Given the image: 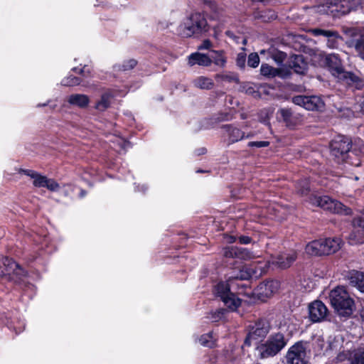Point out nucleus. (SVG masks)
I'll return each instance as SVG.
<instances>
[{
    "mask_svg": "<svg viewBox=\"0 0 364 364\" xmlns=\"http://www.w3.org/2000/svg\"><path fill=\"white\" fill-rule=\"evenodd\" d=\"M227 311V309L224 308H219L214 311L210 312L207 318L211 322H218L224 317Z\"/></svg>",
    "mask_w": 364,
    "mask_h": 364,
    "instance_id": "obj_32",
    "label": "nucleus"
},
{
    "mask_svg": "<svg viewBox=\"0 0 364 364\" xmlns=\"http://www.w3.org/2000/svg\"><path fill=\"white\" fill-rule=\"evenodd\" d=\"M223 129L224 141L227 146L242 141L245 138V132L241 130L235 124H226L221 126Z\"/></svg>",
    "mask_w": 364,
    "mask_h": 364,
    "instance_id": "obj_14",
    "label": "nucleus"
},
{
    "mask_svg": "<svg viewBox=\"0 0 364 364\" xmlns=\"http://www.w3.org/2000/svg\"><path fill=\"white\" fill-rule=\"evenodd\" d=\"M82 82L81 78L69 75L64 77L61 81V85L63 86H75L78 85Z\"/></svg>",
    "mask_w": 364,
    "mask_h": 364,
    "instance_id": "obj_35",
    "label": "nucleus"
},
{
    "mask_svg": "<svg viewBox=\"0 0 364 364\" xmlns=\"http://www.w3.org/2000/svg\"><path fill=\"white\" fill-rule=\"evenodd\" d=\"M292 102L309 111L322 112L325 108L323 100L321 97L316 95H296L293 97Z\"/></svg>",
    "mask_w": 364,
    "mask_h": 364,
    "instance_id": "obj_13",
    "label": "nucleus"
},
{
    "mask_svg": "<svg viewBox=\"0 0 364 364\" xmlns=\"http://www.w3.org/2000/svg\"><path fill=\"white\" fill-rule=\"evenodd\" d=\"M148 189V187L145 184L135 186V191L145 193Z\"/></svg>",
    "mask_w": 364,
    "mask_h": 364,
    "instance_id": "obj_55",
    "label": "nucleus"
},
{
    "mask_svg": "<svg viewBox=\"0 0 364 364\" xmlns=\"http://www.w3.org/2000/svg\"><path fill=\"white\" fill-rule=\"evenodd\" d=\"M306 342L303 341L295 343L286 354L287 364H307Z\"/></svg>",
    "mask_w": 364,
    "mask_h": 364,
    "instance_id": "obj_12",
    "label": "nucleus"
},
{
    "mask_svg": "<svg viewBox=\"0 0 364 364\" xmlns=\"http://www.w3.org/2000/svg\"><path fill=\"white\" fill-rule=\"evenodd\" d=\"M225 35H226L228 37H229V38H232V39H234V38H236L235 35L234 34V33H233L232 31H229V30H228V31H225Z\"/></svg>",
    "mask_w": 364,
    "mask_h": 364,
    "instance_id": "obj_57",
    "label": "nucleus"
},
{
    "mask_svg": "<svg viewBox=\"0 0 364 364\" xmlns=\"http://www.w3.org/2000/svg\"><path fill=\"white\" fill-rule=\"evenodd\" d=\"M259 64V57L257 53H252L249 55L247 59V65L250 68H255Z\"/></svg>",
    "mask_w": 364,
    "mask_h": 364,
    "instance_id": "obj_39",
    "label": "nucleus"
},
{
    "mask_svg": "<svg viewBox=\"0 0 364 364\" xmlns=\"http://www.w3.org/2000/svg\"><path fill=\"white\" fill-rule=\"evenodd\" d=\"M246 63V53L240 52L237 54L236 58V65L240 69H245Z\"/></svg>",
    "mask_w": 364,
    "mask_h": 364,
    "instance_id": "obj_42",
    "label": "nucleus"
},
{
    "mask_svg": "<svg viewBox=\"0 0 364 364\" xmlns=\"http://www.w3.org/2000/svg\"><path fill=\"white\" fill-rule=\"evenodd\" d=\"M269 145V142L267 141H250L247 144V146L250 148L267 147Z\"/></svg>",
    "mask_w": 364,
    "mask_h": 364,
    "instance_id": "obj_44",
    "label": "nucleus"
},
{
    "mask_svg": "<svg viewBox=\"0 0 364 364\" xmlns=\"http://www.w3.org/2000/svg\"><path fill=\"white\" fill-rule=\"evenodd\" d=\"M237 240L240 244L247 245L251 243L252 238L247 235H240V237H237Z\"/></svg>",
    "mask_w": 364,
    "mask_h": 364,
    "instance_id": "obj_51",
    "label": "nucleus"
},
{
    "mask_svg": "<svg viewBox=\"0 0 364 364\" xmlns=\"http://www.w3.org/2000/svg\"><path fill=\"white\" fill-rule=\"evenodd\" d=\"M287 55L283 51L275 50L272 53V59L277 63V65H281L286 60Z\"/></svg>",
    "mask_w": 364,
    "mask_h": 364,
    "instance_id": "obj_38",
    "label": "nucleus"
},
{
    "mask_svg": "<svg viewBox=\"0 0 364 364\" xmlns=\"http://www.w3.org/2000/svg\"><path fill=\"white\" fill-rule=\"evenodd\" d=\"M254 18L264 23H269L277 17L276 12L271 9L257 10L254 12Z\"/></svg>",
    "mask_w": 364,
    "mask_h": 364,
    "instance_id": "obj_24",
    "label": "nucleus"
},
{
    "mask_svg": "<svg viewBox=\"0 0 364 364\" xmlns=\"http://www.w3.org/2000/svg\"><path fill=\"white\" fill-rule=\"evenodd\" d=\"M86 195V191L84 190H81L80 193V197L83 198Z\"/></svg>",
    "mask_w": 364,
    "mask_h": 364,
    "instance_id": "obj_60",
    "label": "nucleus"
},
{
    "mask_svg": "<svg viewBox=\"0 0 364 364\" xmlns=\"http://www.w3.org/2000/svg\"><path fill=\"white\" fill-rule=\"evenodd\" d=\"M311 33L314 36H323L326 38L331 37L333 34V31L331 30H324L321 28H314L311 30Z\"/></svg>",
    "mask_w": 364,
    "mask_h": 364,
    "instance_id": "obj_41",
    "label": "nucleus"
},
{
    "mask_svg": "<svg viewBox=\"0 0 364 364\" xmlns=\"http://www.w3.org/2000/svg\"><path fill=\"white\" fill-rule=\"evenodd\" d=\"M296 191L301 196L307 197L306 201L313 206L319 207L332 213L344 215H348L352 213L351 209L344 205L342 203L333 200L328 196H321L311 192L310 181L306 178H302L296 183Z\"/></svg>",
    "mask_w": 364,
    "mask_h": 364,
    "instance_id": "obj_2",
    "label": "nucleus"
},
{
    "mask_svg": "<svg viewBox=\"0 0 364 364\" xmlns=\"http://www.w3.org/2000/svg\"><path fill=\"white\" fill-rule=\"evenodd\" d=\"M188 63L190 66L198 65L203 67H208L212 63V60L208 55L200 53L199 52L191 53L188 55Z\"/></svg>",
    "mask_w": 364,
    "mask_h": 364,
    "instance_id": "obj_19",
    "label": "nucleus"
},
{
    "mask_svg": "<svg viewBox=\"0 0 364 364\" xmlns=\"http://www.w3.org/2000/svg\"><path fill=\"white\" fill-rule=\"evenodd\" d=\"M137 64V61L134 59H129L123 62L122 65H115L114 66V70L115 71L117 70H123L127 71L133 69Z\"/></svg>",
    "mask_w": 364,
    "mask_h": 364,
    "instance_id": "obj_33",
    "label": "nucleus"
},
{
    "mask_svg": "<svg viewBox=\"0 0 364 364\" xmlns=\"http://www.w3.org/2000/svg\"><path fill=\"white\" fill-rule=\"evenodd\" d=\"M253 134L252 132H250L248 134H245V139H249L253 136Z\"/></svg>",
    "mask_w": 364,
    "mask_h": 364,
    "instance_id": "obj_61",
    "label": "nucleus"
},
{
    "mask_svg": "<svg viewBox=\"0 0 364 364\" xmlns=\"http://www.w3.org/2000/svg\"><path fill=\"white\" fill-rule=\"evenodd\" d=\"M296 255L295 252L283 253L277 255L273 260V264H275L282 269H285L291 266V264L296 260Z\"/></svg>",
    "mask_w": 364,
    "mask_h": 364,
    "instance_id": "obj_20",
    "label": "nucleus"
},
{
    "mask_svg": "<svg viewBox=\"0 0 364 364\" xmlns=\"http://www.w3.org/2000/svg\"><path fill=\"white\" fill-rule=\"evenodd\" d=\"M19 173H23V174L31 177V178H33V177L36 176V173L37 172L35 171L31 170V169L21 168L19 170Z\"/></svg>",
    "mask_w": 364,
    "mask_h": 364,
    "instance_id": "obj_53",
    "label": "nucleus"
},
{
    "mask_svg": "<svg viewBox=\"0 0 364 364\" xmlns=\"http://www.w3.org/2000/svg\"><path fill=\"white\" fill-rule=\"evenodd\" d=\"M67 102L72 106L84 109L88 106L90 98L84 94H72L68 97Z\"/></svg>",
    "mask_w": 364,
    "mask_h": 364,
    "instance_id": "obj_22",
    "label": "nucleus"
},
{
    "mask_svg": "<svg viewBox=\"0 0 364 364\" xmlns=\"http://www.w3.org/2000/svg\"><path fill=\"white\" fill-rule=\"evenodd\" d=\"M212 46V43L209 39L204 40L202 43L198 46L199 50H208Z\"/></svg>",
    "mask_w": 364,
    "mask_h": 364,
    "instance_id": "obj_52",
    "label": "nucleus"
},
{
    "mask_svg": "<svg viewBox=\"0 0 364 364\" xmlns=\"http://www.w3.org/2000/svg\"><path fill=\"white\" fill-rule=\"evenodd\" d=\"M348 279L351 286L364 293V272L353 270L349 273Z\"/></svg>",
    "mask_w": 364,
    "mask_h": 364,
    "instance_id": "obj_23",
    "label": "nucleus"
},
{
    "mask_svg": "<svg viewBox=\"0 0 364 364\" xmlns=\"http://www.w3.org/2000/svg\"><path fill=\"white\" fill-rule=\"evenodd\" d=\"M211 57H210L212 60V62L214 63L215 65L223 68L225 66L227 63V58L225 55V52L223 50H211Z\"/></svg>",
    "mask_w": 364,
    "mask_h": 364,
    "instance_id": "obj_28",
    "label": "nucleus"
},
{
    "mask_svg": "<svg viewBox=\"0 0 364 364\" xmlns=\"http://www.w3.org/2000/svg\"><path fill=\"white\" fill-rule=\"evenodd\" d=\"M79 70H80V69H79L78 68H77V67H75V68H73L72 69V70H73V72H75V73H79Z\"/></svg>",
    "mask_w": 364,
    "mask_h": 364,
    "instance_id": "obj_62",
    "label": "nucleus"
},
{
    "mask_svg": "<svg viewBox=\"0 0 364 364\" xmlns=\"http://www.w3.org/2000/svg\"><path fill=\"white\" fill-rule=\"evenodd\" d=\"M350 357V353L348 351L343 350L340 352L336 356V360L338 362H343L348 360Z\"/></svg>",
    "mask_w": 364,
    "mask_h": 364,
    "instance_id": "obj_48",
    "label": "nucleus"
},
{
    "mask_svg": "<svg viewBox=\"0 0 364 364\" xmlns=\"http://www.w3.org/2000/svg\"><path fill=\"white\" fill-rule=\"evenodd\" d=\"M46 105V104H38L37 106L38 107H44Z\"/></svg>",
    "mask_w": 364,
    "mask_h": 364,
    "instance_id": "obj_63",
    "label": "nucleus"
},
{
    "mask_svg": "<svg viewBox=\"0 0 364 364\" xmlns=\"http://www.w3.org/2000/svg\"><path fill=\"white\" fill-rule=\"evenodd\" d=\"M360 107L361 112L364 114V97L362 99L360 102Z\"/></svg>",
    "mask_w": 364,
    "mask_h": 364,
    "instance_id": "obj_59",
    "label": "nucleus"
},
{
    "mask_svg": "<svg viewBox=\"0 0 364 364\" xmlns=\"http://www.w3.org/2000/svg\"><path fill=\"white\" fill-rule=\"evenodd\" d=\"M352 364H364V351L355 356Z\"/></svg>",
    "mask_w": 364,
    "mask_h": 364,
    "instance_id": "obj_49",
    "label": "nucleus"
},
{
    "mask_svg": "<svg viewBox=\"0 0 364 364\" xmlns=\"http://www.w3.org/2000/svg\"><path fill=\"white\" fill-rule=\"evenodd\" d=\"M79 74L82 77H88L92 76V70L87 65H84L79 70Z\"/></svg>",
    "mask_w": 364,
    "mask_h": 364,
    "instance_id": "obj_46",
    "label": "nucleus"
},
{
    "mask_svg": "<svg viewBox=\"0 0 364 364\" xmlns=\"http://www.w3.org/2000/svg\"><path fill=\"white\" fill-rule=\"evenodd\" d=\"M289 338L281 332L273 333L267 339L257 347L262 359L272 358L279 353L288 344Z\"/></svg>",
    "mask_w": 364,
    "mask_h": 364,
    "instance_id": "obj_6",
    "label": "nucleus"
},
{
    "mask_svg": "<svg viewBox=\"0 0 364 364\" xmlns=\"http://www.w3.org/2000/svg\"><path fill=\"white\" fill-rule=\"evenodd\" d=\"M279 72L280 71L279 69L274 68L268 64H262L260 67L261 75L267 77H274L278 76L279 75Z\"/></svg>",
    "mask_w": 364,
    "mask_h": 364,
    "instance_id": "obj_31",
    "label": "nucleus"
},
{
    "mask_svg": "<svg viewBox=\"0 0 364 364\" xmlns=\"http://www.w3.org/2000/svg\"><path fill=\"white\" fill-rule=\"evenodd\" d=\"M217 81L240 83V79L237 74L233 73H220L215 75Z\"/></svg>",
    "mask_w": 364,
    "mask_h": 364,
    "instance_id": "obj_30",
    "label": "nucleus"
},
{
    "mask_svg": "<svg viewBox=\"0 0 364 364\" xmlns=\"http://www.w3.org/2000/svg\"><path fill=\"white\" fill-rule=\"evenodd\" d=\"M328 309L326 306L319 300H316L309 305V318L313 323H318L326 319Z\"/></svg>",
    "mask_w": 364,
    "mask_h": 364,
    "instance_id": "obj_16",
    "label": "nucleus"
},
{
    "mask_svg": "<svg viewBox=\"0 0 364 364\" xmlns=\"http://www.w3.org/2000/svg\"><path fill=\"white\" fill-rule=\"evenodd\" d=\"M210 26L208 23L205 14L193 12L185 18L177 27V33L182 38H201L206 36Z\"/></svg>",
    "mask_w": 364,
    "mask_h": 364,
    "instance_id": "obj_4",
    "label": "nucleus"
},
{
    "mask_svg": "<svg viewBox=\"0 0 364 364\" xmlns=\"http://www.w3.org/2000/svg\"><path fill=\"white\" fill-rule=\"evenodd\" d=\"M326 6L328 14L338 18L348 14L351 10V4L349 0H327Z\"/></svg>",
    "mask_w": 364,
    "mask_h": 364,
    "instance_id": "obj_15",
    "label": "nucleus"
},
{
    "mask_svg": "<svg viewBox=\"0 0 364 364\" xmlns=\"http://www.w3.org/2000/svg\"><path fill=\"white\" fill-rule=\"evenodd\" d=\"M260 122H262L263 124H268L269 122H268V113L266 112V111H261L260 112Z\"/></svg>",
    "mask_w": 364,
    "mask_h": 364,
    "instance_id": "obj_54",
    "label": "nucleus"
},
{
    "mask_svg": "<svg viewBox=\"0 0 364 364\" xmlns=\"http://www.w3.org/2000/svg\"><path fill=\"white\" fill-rule=\"evenodd\" d=\"M329 299L335 311L343 317H349L355 309V302L344 287H337L331 291Z\"/></svg>",
    "mask_w": 364,
    "mask_h": 364,
    "instance_id": "obj_5",
    "label": "nucleus"
},
{
    "mask_svg": "<svg viewBox=\"0 0 364 364\" xmlns=\"http://www.w3.org/2000/svg\"><path fill=\"white\" fill-rule=\"evenodd\" d=\"M241 90L246 94L252 95L254 97L259 96V93L257 91L252 84L250 82H245L241 85Z\"/></svg>",
    "mask_w": 364,
    "mask_h": 364,
    "instance_id": "obj_37",
    "label": "nucleus"
},
{
    "mask_svg": "<svg viewBox=\"0 0 364 364\" xmlns=\"http://www.w3.org/2000/svg\"><path fill=\"white\" fill-rule=\"evenodd\" d=\"M289 63V67L299 75H305L309 68V63L301 54L292 55Z\"/></svg>",
    "mask_w": 364,
    "mask_h": 364,
    "instance_id": "obj_17",
    "label": "nucleus"
},
{
    "mask_svg": "<svg viewBox=\"0 0 364 364\" xmlns=\"http://www.w3.org/2000/svg\"><path fill=\"white\" fill-rule=\"evenodd\" d=\"M237 240V238L235 236H229L228 237V242L230 243H233V242H236Z\"/></svg>",
    "mask_w": 364,
    "mask_h": 364,
    "instance_id": "obj_58",
    "label": "nucleus"
},
{
    "mask_svg": "<svg viewBox=\"0 0 364 364\" xmlns=\"http://www.w3.org/2000/svg\"><path fill=\"white\" fill-rule=\"evenodd\" d=\"M255 271L250 266L237 267L228 274L226 281H220L213 287V294L230 311H236L241 305V299L231 291L235 281L249 280Z\"/></svg>",
    "mask_w": 364,
    "mask_h": 364,
    "instance_id": "obj_1",
    "label": "nucleus"
},
{
    "mask_svg": "<svg viewBox=\"0 0 364 364\" xmlns=\"http://www.w3.org/2000/svg\"><path fill=\"white\" fill-rule=\"evenodd\" d=\"M199 343L204 347L213 348L215 345L213 333H208L202 335L199 338Z\"/></svg>",
    "mask_w": 364,
    "mask_h": 364,
    "instance_id": "obj_34",
    "label": "nucleus"
},
{
    "mask_svg": "<svg viewBox=\"0 0 364 364\" xmlns=\"http://www.w3.org/2000/svg\"><path fill=\"white\" fill-rule=\"evenodd\" d=\"M224 256L227 258L247 259L251 257V252L247 248L232 246L225 249Z\"/></svg>",
    "mask_w": 364,
    "mask_h": 364,
    "instance_id": "obj_18",
    "label": "nucleus"
},
{
    "mask_svg": "<svg viewBox=\"0 0 364 364\" xmlns=\"http://www.w3.org/2000/svg\"><path fill=\"white\" fill-rule=\"evenodd\" d=\"M326 63L333 75L346 80L348 84L360 81V78L354 73L345 71L338 55L333 53L328 55L326 57Z\"/></svg>",
    "mask_w": 364,
    "mask_h": 364,
    "instance_id": "obj_10",
    "label": "nucleus"
},
{
    "mask_svg": "<svg viewBox=\"0 0 364 364\" xmlns=\"http://www.w3.org/2000/svg\"><path fill=\"white\" fill-rule=\"evenodd\" d=\"M238 294H245L250 297L261 301H265L277 291L279 284L275 280H268L261 282L257 288L250 292H244L243 289L247 288V285L244 284H237Z\"/></svg>",
    "mask_w": 364,
    "mask_h": 364,
    "instance_id": "obj_8",
    "label": "nucleus"
},
{
    "mask_svg": "<svg viewBox=\"0 0 364 364\" xmlns=\"http://www.w3.org/2000/svg\"><path fill=\"white\" fill-rule=\"evenodd\" d=\"M44 188H47L51 191H56L59 188V184L54 179L47 178Z\"/></svg>",
    "mask_w": 364,
    "mask_h": 364,
    "instance_id": "obj_43",
    "label": "nucleus"
},
{
    "mask_svg": "<svg viewBox=\"0 0 364 364\" xmlns=\"http://www.w3.org/2000/svg\"><path fill=\"white\" fill-rule=\"evenodd\" d=\"M0 265V278L12 282L16 289L21 290L23 296L31 299L36 294V287L27 281L28 272L13 259L2 257Z\"/></svg>",
    "mask_w": 364,
    "mask_h": 364,
    "instance_id": "obj_3",
    "label": "nucleus"
},
{
    "mask_svg": "<svg viewBox=\"0 0 364 364\" xmlns=\"http://www.w3.org/2000/svg\"><path fill=\"white\" fill-rule=\"evenodd\" d=\"M207 153V149L205 147H200L195 151V154L197 156L203 155Z\"/></svg>",
    "mask_w": 364,
    "mask_h": 364,
    "instance_id": "obj_56",
    "label": "nucleus"
},
{
    "mask_svg": "<svg viewBox=\"0 0 364 364\" xmlns=\"http://www.w3.org/2000/svg\"><path fill=\"white\" fill-rule=\"evenodd\" d=\"M231 119L232 117L228 113H220L218 114L217 116L204 119L201 122V129H210L213 128L217 123L224 121H229Z\"/></svg>",
    "mask_w": 364,
    "mask_h": 364,
    "instance_id": "obj_21",
    "label": "nucleus"
},
{
    "mask_svg": "<svg viewBox=\"0 0 364 364\" xmlns=\"http://www.w3.org/2000/svg\"><path fill=\"white\" fill-rule=\"evenodd\" d=\"M352 146L350 139L344 135L334 137L330 144L331 154L338 159V162L345 161Z\"/></svg>",
    "mask_w": 364,
    "mask_h": 364,
    "instance_id": "obj_11",
    "label": "nucleus"
},
{
    "mask_svg": "<svg viewBox=\"0 0 364 364\" xmlns=\"http://www.w3.org/2000/svg\"><path fill=\"white\" fill-rule=\"evenodd\" d=\"M355 48L360 52L361 58L364 59V39L357 41Z\"/></svg>",
    "mask_w": 364,
    "mask_h": 364,
    "instance_id": "obj_47",
    "label": "nucleus"
},
{
    "mask_svg": "<svg viewBox=\"0 0 364 364\" xmlns=\"http://www.w3.org/2000/svg\"><path fill=\"white\" fill-rule=\"evenodd\" d=\"M353 225L364 228V210L353 220Z\"/></svg>",
    "mask_w": 364,
    "mask_h": 364,
    "instance_id": "obj_45",
    "label": "nucleus"
},
{
    "mask_svg": "<svg viewBox=\"0 0 364 364\" xmlns=\"http://www.w3.org/2000/svg\"><path fill=\"white\" fill-rule=\"evenodd\" d=\"M193 85L200 89L210 90L213 88L214 82L209 77L200 76L193 80Z\"/></svg>",
    "mask_w": 364,
    "mask_h": 364,
    "instance_id": "obj_29",
    "label": "nucleus"
},
{
    "mask_svg": "<svg viewBox=\"0 0 364 364\" xmlns=\"http://www.w3.org/2000/svg\"><path fill=\"white\" fill-rule=\"evenodd\" d=\"M33 186L38 188H44L46 183L47 177L36 173V176L33 177Z\"/></svg>",
    "mask_w": 364,
    "mask_h": 364,
    "instance_id": "obj_40",
    "label": "nucleus"
},
{
    "mask_svg": "<svg viewBox=\"0 0 364 364\" xmlns=\"http://www.w3.org/2000/svg\"><path fill=\"white\" fill-rule=\"evenodd\" d=\"M114 97L111 91L104 92L100 97V100L96 103L95 107L100 112H104L111 105V101Z\"/></svg>",
    "mask_w": 364,
    "mask_h": 364,
    "instance_id": "obj_26",
    "label": "nucleus"
},
{
    "mask_svg": "<svg viewBox=\"0 0 364 364\" xmlns=\"http://www.w3.org/2000/svg\"><path fill=\"white\" fill-rule=\"evenodd\" d=\"M272 328L271 322L267 318H259L253 324L249 326L248 333L244 341V344L250 346L253 341H262Z\"/></svg>",
    "mask_w": 364,
    "mask_h": 364,
    "instance_id": "obj_9",
    "label": "nucleus"
},
{
    "mask_svg": "<svg viewBox=\"0 0 364 364\" xmlns=\"http://www.w3.org/2000/svg\"><path fill=\"white\" fill-rule=\"evenodd\" d=\"M333 343H329V348H330V349H332V346H333Z\"/></svg>",
    "mask_w": 364,
    "mask_h": 364,
    "instance_id": "obj_64",
    "label": "nucleus"
},
{
    "mask_svg": "<svg viewBox=\"0 0 364 364\" xmlns=\"http://www.w3.org/2000/svg\"><path fill=\"white\" fill-rule=\"evenodd\" d=\"M342 38L340 36L337 31H333V34L331 37L327 38L326 45L329 48H336L339 44V40H341Z\"/></svg>",
    "mask_w": 364,
    "mask_h": 364,
    "instance_id": "obj_36",
    "label": "nucleus"
},
{
    "mask_svg": "<svg viewBox=\"0 0 364 364\" xmlns=\"http://www.w3.org/2000/svg\"><path fill=\"white\" fill-rule=\"evenodd\" d=\"M353 229L348 236V242L351 245L364 242V228L353 225Z\"/></svg>",
    "mask_w": 364,
    "mask_h": 364,
    "instance_id": "obj_25",
    "label": "nucleus"
},
{
    "mask_svg": "<svg viewBox=\"0 0 364 364\" xmlns=\"http://www.w3.org/2000/svg\"><path fill=\"white\" fill-rule=\"evenodd\" d=\"M277 113L280 119L287 127H294L296 124V117L294 116L291 109L282 108L278 110Z\"/></svg>",
    "mask_w": 364,
    "mask_h": 364,
    "instance_id": "obj_27",
    "label": "nucleus"
},
{
    "mask_svg": "<svg viewBox=\"0 0 364 364\" xmlns=\"http://www.w3.org/2000/svg\"><path fill=\"white\" fill-rule=\"evenodd\" d=\"M341 248V240L337 237L323 238L310 242L305 250L308 255L314 256L328 255L335 253Z\"/></svg>",
    "mask_w": 364,
    "mask_h": 364,
    "instance_id": "obj_7",
    "label": "nucleus"
},
{
    "mask_svg": "<svg viewBox=\"0 0 364 364\" xmlns=\"http://www.w3.org/2000/svg\"><path fill=\"white\" fill-rule=\"evenodd\" d=\"M8 327L10 329H13L16 332V334H18L23 331L24 323H21L18 327L13 326L11 323H8Z\"/></svg>",
    "mask_w": 364,
    "mask_h": 364,
    "instance_id": "obj_50",
    "label": "nucleus"
}]
</instances>
